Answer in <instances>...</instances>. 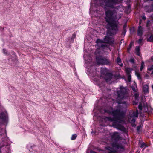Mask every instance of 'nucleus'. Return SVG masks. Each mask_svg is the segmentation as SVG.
I'll list each match as a JSON object with an SVG mask.
<instances>
[{
    "mask_svg": "<svg viewBox=\"0 0 153 153\" xmlns=\"http://www.w3.org/2000/svg\"><path fill=\"white\" fill-rule=\"evenodd\" d=\"M150 22V21H147V24H148Z\"/></svg>",
    "mask_w": 153,
    "mask_h": 153,
    "instance_id": "e433bc0d",
    "label": "nucleus"
},
{
    "mask_svg": "<svg viewBox=\"0 0 153 153\" xmlns=\"http://www.w3.org/2000/svg\"><path fill=\"white\" fill-rule=\"evenodd\" d=\"M126 32V30L125 29H123V34L124 35Z\"/></svg>",
    "mask_w": 153,
    "mask_h": 153,
    "instance_id": "7c9ffc66",
    "label": "nucleus"
},
{
    "mask_svg": "<svg viewBox=\"0 0 153 153\" xmlns=\"http://www.w3.org/2000/svg\"><path fill=\"white\" fill-rule=\"evenodd\" d=\"M96 59L98 64L109 65L110 64V62L108 59L101 56H97Z\"/></svg>",
    "mask_w": 153,
    "mask_h": 153,
    "instance_id": "39448f33",
    "label": "nucleus"
},
{
    "mask_svg": "<svg viewBox=\"0 0 153 153\" xmlns=\"http://www.w3.org/2000/svg\"><path fill=\"white\" fill-rule=\"evenodd\" d=\"M143 90L145 92H147L148 91V86L147 85H144Z\"/></svg>",
    "mask_w": 153,
    "mask_h": 153,
    "instance_id": "2eb2a0df",
    "label": "nucleus"
},
{
    "mask_svg": "<svg viewBox=\"0 0 153 153\" xmlns=\"http://www.w3.org/2000/svg\"><path fill=\"white\" fill-rule=\"evenodd\" d=\"M144 62L143 61H142L141 62V67H140V70L141 71L143 68L144 67Z\"/></svg>",
    "mask_w": 153,
    "mask_h": 153,
    "instance_id": "f3484780",
    "label": "nucleus"
},
{
    "mask_svg": "<svg viewBox=\"0 0 153 153\" xmlns=\"http://www.w3.org/2000/svg\"><path fill=\"white\" fill-rule=\"evenodd\" d=\"M126 92V88L123 86H121L117 89V93L118 97L120 99L123 98L124 97V95Z\"/></svg>",
    "mask_w": 153,
    "mask_h": 153,
    "instance_id": "6e6552de",
    "label": "nucleus"
},
{
    "mask_svg": "<svg viewBox=\"0 0 153 153\" xmlns=\"http://www.w3.org/2000/svg\"><path fill=\"white\" fill-rule=\"evenodd\" d=\"M130 62L132 63H133L134 62V60L133 58H131L130 60Z\"/></svg>",
    "mask_w": 153,
    "mask_h": 153,
    "instance_id": "a878e982",
    "label": "nucleus"
},
{
    "mask_svg": "<svg viewBox=\"0 0 153 153\" xmlns=\"http://www.w3.org/2000/svg\"><path fill=\"white\" fill-rule=\"evenodd\" d=\"M140 147L141 148H143L144 147L146 146V144L145 143H144L143 142L140 143Z\"/></svg>",
    "mask_w": 153,
    "mask_h": 153,
    "instance_id": "6ab92c4d",
    "label": "nucleus"
},
{
    "mask_svg": "<svg viewBox=\"0 0 153 153\" xmlns=\"http://www.w3.org/2000/svg\"><path fill=\"white\" fill-rule=\"evenodd\" d=\"M101 76L102 78L105 76H108L109 77V79L105 78L107 80L110 79L112 77V74L108 73V70L105 68H102L101 70Z\"/></svg>",
    "mask_w": 153,
    "mask_h": 153,
    "instance_id": "0eeeda50",
    "label": "nucleus"
},
{
    "mask_svg": "<svg viewBox=\"0 0 153 153\" xmlns=\"http://www.w3.org/2000/svg\"><path fill=\"white\" fill-rule=\"evenodd\" d=\"M112 77H113V75H112V77H111V79H110V80H107L105 79V78H107V79H109V77L108 76H104V77H103V78L104 79H105V80H106V82H108V81H110V80H111L112 79Z\"/></svg>",
    "mask_w": 153,
    "mask_h": 153,
    "instance_id": "dca6fc26",
    "label": "nucleus"
},
{
    "mask_svg": "<svg viewBox=\"0 0 153 153\" xmlns=\"http://www.w3.org/2000/svg\"><path fill=\"white\" fill-rule=\"evenodd\" d=\"M93 152V153H96V152Z\"/></svg>",
    "mask_w": 153,
    "mask_h": 153,
    "instance_id": "58836bf2",
    "label": "nucleus"
},
{
    "mask_svg": "<svg viewBox=\"0 0 153 153\" xmlns=\"http://www.w3.org/2000/svg\"><path fill=\"white\" fill-rule=\"evenodd\" d=\"M138 108L139 109L141 110L142 109V105L141 103H140L138 105Z\"/></svg>",
    "mask_w": 153,
    "mask_h": 153,
    "instance_id": "bb28decb",
    "label": "nucleus"
},
{
    "mask_svg": "<svg viewBox=\"0 0 153 153\" xmlns=\"http://www.w3.org/2000/svg\"><path fill=\"white\" fill-rule=\"evenodd\" d=\"M153 69V65H152L149 66L148 68V70L151 71Z\"/></svg>",
    "mask_w": 153,
    "mask_h": 153,
    "instance_id": "412c9836",
    "label": "nucleus"
},
{
    "mask_svg": "<svg viewBox=\"0 0 153 153\" xmlns=\"http://www.w3.org/2000/svg\"><path fill=\"white\" fill-rule=\"evenodd\" d=\"M135 98L136 100H138L139 99V95L137 93H135L134 94Z\"/></svg>",
    "mask_w": 153,
    "mask_h": 153,
    "instance_id": "5701e85b",
    "label": "nucleus"
},
{
    "mask_svg": "<svg viewBox=\"0 0 153 153\" xmlns=\"http://www.w3.org/2000/svg\"><path fill=\"white\" fill-rule=\"evenodd\" d=\"M141 127V126H137V130L138 131H139L140 130V128Z\"/></svg>",
    "mask_w": 153,
    "mask_h": 153,
    "instance_id": "c85d7f7f",
    "label": "nucleus"
},
{
    "mask_svg": "<svg viewBox=\"0 0 153 153\" xmlns=\"http://www.w3.org/2000/svg\"><path fill=\"white\" fill-rule=\"evenodd\" d=\"M142 40V39L140 38V39H139V40H138V43H139V44L141 42Z\"/></svg>",
    "mask_w": 153,
    "mask_h": 153,
    "instance_id": "cd10ccee",
    "label": "nucleus"
},
{
    "mask_svg": "<svg viewBox=\"0 0 153 153\" xmlns=\"http://www.w3.org/2000/svg\"><path fill=\"white\" fill-rule=\"evenodd\" d=\"M117 128L124 132L126 131V129L123 126L121 125H119Z\"/></svg>",
    "mask_w": 153,
    "mask_h": 153,
    "instance_id": "9b49d317",
    "label": "nucleus"
},
{
    "mask_svg": "<svg viewBox=\"0 0 153 153\" xmlns=\"http://www.w3.org/2000/svg\"><path fill=\"white\" fill-rule=\"evenodd\" d=\"M143 33L142 28L141 26H139L138 27L137 30V34L139 36H141L142 35Z\"/></svg>",
    "mask_w": 153,
    "mask_h": 153,
    "instance_id": "9d476101",
    "label": "nucleus"
},
{
    "mask_svg": "<svg viewBox=\"0 0 153 153\" xmlns=\"http://www.w3.org/2000/svg\"><path fill=\"white\" fill-rule=\"evenodd\" d=\"M136 75L137 76V77L138 78V79H141V77H140V74L138 72H136Z\"/></svg>",
    "mask_w": 153,
    "mask_h": 153,
    "instance_id": "aec40b11",
    "label": "nucleus"
},
{
    "mask_svg": "<svg viewBox=\"0 0 153 153\" xmlns=\"http://www.w3.org/2000/svg\"><path fill=\"white\" fill-rule=\"evenodd\" d=\"M128 81L129 82H130L131 80V76L130 74H128Z\"/></svg>",
    "mask_w": 153,
    "mask_h": 153,
    "instance_id": "393cba45",
    "label": "nucleus"
},
{
    "mask_svg": "<svg viewBox=\"0 0 153 153\" xmlns=\"http://www.w3.org/2000/svg\"><path fill=\"white\" fill-rule=\"evenodd\" d=\"M112 137L113 139L116 140H120V138L119 134L117 132L114 133Z\"/></svg>",
    "mask_w": 153,
    "mask_h": 153,
    "instance_id": "1a4fd4ad",
    "label": "nucleus"
},
{
    "mask_svg": "<svg viewBox=\"0 0 153 153\" xmlns=\"http://www.w3.org/2000/svg\"><path fill=\"white\" fill-rule=\"evenodd\" d=\"M136 53L138 56L140 55V47H137L135 48Z\"/></svg>",
    "mask_w": 153,
    "mask_h": 153,
    "instance_id": "4468645a",
    "label": "nucleus"
},
{
    "mask_svg": "<svg viewBox=\"0 0 153 153\" xmlns=\"http://www.w3.org/2000/svg\"><path fill=\"white\" fill-rule=\"evenodd\" d=\"M77 137V135L76 134H74L72 135L71 137V139L72 140H74Z\"/></svg>",
    "mask_w": 153,
    "mask_h": 153,
    "instance_id": "a211bd4d",
    "label": "nucleus"
},
{
    "mask_svg": "<svg viewBox=\"0 0 153 153\" xmlns=\"http://www.w3.org/2000/svg\"><path fill=\"white\" fill-rule=\"evenodd\" d=\"M105 112L109 114H112L113 116V118L109 117H106L105 119L106 120L110 121H115L119 123H124V122L125 115L124 113L120 109H117L113 111L112 108H110L109 109H105L104 110Z\"/></svg>",
    "mask_w": 153,
    "mask_h": 153,
    "instance_id": "f03ea898",
    "label": "nucleus"
},
{
    "mask_svg": "<svg viewBox=\"0 0 153 153\" xmlns=\"http://www.w3.org/2000/svg\"><path fill=\"white\" fill-rule=\"evenodd\" d=\"M142 18L143 19H144V20H145L146 19V17L145 16H143L142 17Z\"/></svg>",
    "mask_w": 153,
    "mask_h": 153,
    "instance_id": "473e14b6",
    "label": "nucleus"
},
{
    "mask_svg": "<svg viewBox=\"0 0 153 153\" xmlns=\"http://www.w3.org/2000/svg\"><path fill=\"white\" fill-rule=\"evenodd\" d=\"M76 35L75 34H74L73 35V37H74V38L75 37Z\"/></svg>",
    "mask_w": 153,
    "mask_h": 153,
    "instance_id": "72a5a7b5",
    "label": "nucleus"
},
{
    "mask_svg": "<svg viewBox=\"0 0 153 153\" xmlns=\"http://www.w3.org/2000/svg\"><path fill=\"white\" fill-rule=\"evenodd\" d=\"M3 51H4H4H5V50H3Z\"/></svg>",
    "mask_w": 153,
    "mask_h": 153,
    "instance_id": "ea45409f",
    "label": "nucleus"
},
{
    "mask_svg": "<svg viewBox=\"0 0 153 153\" xmlns=\"http://www.w3.org/2000/svg\"><path fill=\"white\" fill-rule=\"evenodd\" d=\"M120 1L121 0H102L100 1V4L101 6L105 8L106 7L114 8V6Z\"/></svg>",
    "mask_w": 153,
    "mask_h": 153,
    "instance_id": "7ed1b4c3",
    "label": "nucleus"
},
{
    "mask_svg": "<svg viewBox=\"0 0 153 153\" xmlns=\"http://www.w3.org/2000/svg\"><path fill=\"white\" fill-rule=\"evenodd\" d=\"M104 40V43H112L114 42V40L112 39V37H109L108 36H107L105 37ZM96 42L98 43V45L99 46L103 47L106 46V44H101L102 43H103L104 42L102 40H101L100 39H98L96 41Z\"/></svg>",
    "mask_w": 153,
    "mask_h": 153,
    "instance_id": "20e7f679",
    "label": "nucleus"
},
{
    "mask_svg": "<svg viewBox=\"0 0 153 153\" xmlns=\"http://www.w3.org/2000/svg\"><path fill=\"white\" fill-rule=\"evenodd\" d=\"M138 111L137 110L136 111H132L131 112L128 117L129 121L132 124L134 123L135 121V118L138 117Z\"/></svg>",
    "mask_w": 153,
    "mask_h": 153,
    "instance_id": "423d86ee",
    "label": "nucleus"
},
{
    "mask_svg": "<svg viewBox=\"0 0 153 153\" xmlns=\"http://www.w3.org/2000/svg\"><path fill=\"white\" fill-rule=\"evenodd\" d=\"M148 40H149V41L153 42V36H151L150 38Z\"/></svg>",
    "mask_w": 153,
    "mask_h": 153,
    "instance_id": "4be33fe9",
    "label": "nucleus"
},
{
    "mask_svg": "<svg viewBox=\"0 0 153 153\" xmlns=\"http://www.w3.org/2000/svg\"><path fill=\"white\" fill-rule=\"evenodd\" d=\"M106 21L108 23L106 26L108 28V33L111 35H114L118 30L116 20V13L115 10H108L105 12Z\"/></svg>",
    "mask_w": 153,
    "mask_h": 153,
    "instance_id": "f257e3e1",
    "label": "nucleus"
},
{
    "mask_svg": "<svg viewBox=\"0 0 153 153\" xmlns=\"http://www.w3.org/2000/svg\"><path fill=\"white\" fill-rule=\"evenodd\" d=\"M132 90L133 91H134H134H136V90L134 87H132Z\"/></svg>",
    "mask_w": 153,
    "mask_h": 153,
    "instance_id": "2f4dec72",
    "label": "nucleus"
},
{
    "mask_svg": "<svg viewBox=\"0 0 153 153\" xmlns=\"http://www.w3.org/2000/svg\"><path fill=\"white\" fill-rule=\"evenodd\" d=\"M151 74L153 75V70L152 71Z\"/></svg>",
    "mask_w": 153,
    "mask_h": 153,
    "instance_id": "4c0bfd02",
    "label": "nucleus"
},
{
    "mask_svg": "<svg viewBox=\"0 0 153 153\" xmlns=\"http://www.w3.org/2000/svg\"><path fill=\"white\" fill-rule=\"evenodd\" d=\"M126 27V25H124L123 26V29H125V27Z\"/></svg>",
    "mask_w": 153,
    "mask_h": 153,
    "instance_id": "f704fd0d",
    "label": "nucleus"
},
{
    "mask_svg": "<svg viewBox=\"0 0 153 153\" xmlns=\"http://www.w3.org/2000/svg\"><path fill=\"white\" fill-rule=\"evenodd\" d=\"M138 104L137 102H133V104L134 105H137Z\"/></svg>",
    "mask_w": 153,
    "mask_h": 153,
    "instance_id": "c756f323",
    "label": "nucleus"
},
{
    "mask_svg": "<svg viewBox=\"0 0 153 153\" xmlns=\"http://www.w3.org/2000/svg\"><path fill=\"white\" fill-rule=\"evenodd\" d=\"M125 70L126 73L128 75L131 72L132 69L128 68H125Z\"/></svg>",
    "mask_w": 153,
    "mask_h": 153,
    "instance_id": "f8f14e48",
    "label": "nucleus"
},
{
    "mask_svg": "<svg viewBox=\"0 0 153 153\" xmlns=\"http://www.w3.org/2000/svg\"><path fill=\"white\" fill-rule=\"evenodd\" d=\"M129 46H130V47H131V43L130 44Z\"/></svg>",
    "mask_w": 153,
    "mask_h": 153,
    "instance_id": "c9c22d12",
    "label": "nucleus"
},
{
    "mask_svg": "<svg viewBox=\"0 0 153 153\" xmlns=\"http://www.w3.org/2000/svg\"><path fill=\"white\" fill-rule=\"evenodd\" d=\"M116 148L117 149H119L120 148V149H123V146H119L118 145H117L116 146Z\"/></svg>",
    "mask_w": 153,
    "mask_h": 153,
    "instance_id": "b1692460",
    "label": "nucleus"
},
{
    "mask_svg": "<svg viewBox=\"0 0 153 153\" xmlns=\"http://www.w3.org/2000/svg\"><path fill=\"white\" fill-rule=\"evenodd\" d=\"M117 62L118 64L120 66H122L123 65L122 63H121V61L120 59L118 57L117 58Z\"/></svg>",
    "mask_w": 153,
    "mask_h": 153,
    "instance_id": "ddd939ff",
    "label": "nucleus"
}]
</instances>
